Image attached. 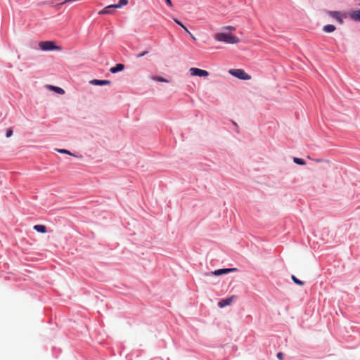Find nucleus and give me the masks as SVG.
<instances>
[{
	"label": "nucleus",
	"instance_id": "f257e3e1",
	"mask_svg": "<svg viewBox=\"0 0 360 360\" xmlns=\"http://www.w3.org/2000/svg\"><path fill=\"white\" fill-rule=\"evenodd\" d=\"M214 39L217 41L227 44H236L240 41V39L237 36L229 32H217L214 34Z\"/></svg>",
	"mask_w": 360,
	"mask_h": 360
},
{
	"label": "nucleus",
	"instance_id": "f03ea898",
	"mask_svg": "<svg viewBox=\"0 0 360 360\" xmlns=\"http://www.w3.org/2000/svg\"><path fill=\"white\" fill-rule=\"evenodd\" d=\"M38 46L41 51L45 52L62 50V46L58 45L56 41L53 40L40 41Z\"/></svg>",
	"mask_w": 360,
	"mask_h": 360
},
{
	"label": "nucleus",
	"instance_id": "7ed1b4c3",
	"mask_svg": "<svg viewBox=\"0 0 360 360\" xmlns=\"http://www.w3.org/2000/svg\"><path fill=\"white\" fill-rule=\"evenodd\" d=\"M228 72L232 77L243 81H247L251 79V76L241 68L229 69Z\"/></svg>",
	"mask_w": 360,
	"mask_h": 360
},
{
	"label": "nucleus",
	"instance_id": "20e7f679",
	"mask_svg": "<svg viewBox=\"0 0 360 360\" xmlns=\"http://www.w3.org/2000/svg\"><path fill=\"white\" fill-rule=\"evenodd\" d=\"M326 14L335 19L340 25L343 24L344 19L348 17V12L345 13L341 11H326Z\"/></svg>",
	"mask_w": 360,
	"mask_h": 360
},
{
	"label": "nucleus",
	"instance_id": "39448f33",
	"mask_svg": "<svg viewBox=\"0 0 360 360\" xmlns=\"http://www.w3.org/2000/svg\"><path fill=\"white\" fill-rule=\"evenodd\" d=\"M189 73L191 76L204 78L210 75L208 71L198 68H191L189 69Z\"/></svg>",
	"mask_w": 360,
	"mask_h": 360
},
{
	"label": "nucleus",
	"instance_id": "423d86ee",
	"mask_svg": "<svg viewBox=\"0 0 360 360\" xmlns=\"http://www.w3.org/2000/svg\"><path fill=\"white\" fill-rule=\"evenodd\" d=\"M348 18L356 22H360V8H356L348 11Z\"/></svg>",
	"mask_w": 360,
	"mask_h": 360
},
{
	"label": "nucleus",
	"instance_id": "0eeeda50",
	"mask_svg": "<svg viewBox=\"0 0 360 360\" xmlns=\"http://www.w3.org/2000/svg\"><path fill=\"white\" fill-rule=\"evenodd\" d=\"M117 8L115 4H110L106 6H105L103 9H101L99 12V15H110L115 13L116 9Z\"/></svg>",
	"mask_w": 360,
	"mask_h": 360
},
{
	"label": "nucleus",
	"instance_id": "6e6552de",
	"mask_svg": "<svg viewBox=\"0 0 360 360\" xmlns=\"http://www.w3.org/2000/svg\"><path fill=\"white\" fill-rule=\"evenodd\" d=\"M172 20L177 25L181 27L185 31V32H186L190 36L191 39L195 40V37H194V35L188 30L186 25L181 20H180L177 18H172Z\"/></svg>",
	"mask_w": 360,
	"mask_h": 360
},
{
	"label": "nucleus",
	"instance_id": "1a4fd4ad",
	"mask_svg": "<svg viewBox=\"0 0 360 360\" xmlns=\"http://www.w3.org/2000/svg\"><path fill=\"white\" fill-rule=\"evenodd\" d=\"M237 271V269L236 268H229V269H221L215 270L214 271H212L210 273H207L205 275L210 276V275H214V276H221L224 274H228L230 272L236 271Z\"/></svg>",
	"mask_w": 360,
	"mask_h": 360
},
{
	"label": "nucleus",
	"instance_id": "9d476101",
	"mask_svg": "<svg viewBox=\"0 0 360 360\" xmlns=\"http://www.w3.org/2000/svg\"><path fill=\"white\" fill-rule=\"evenodd\" d=\"M89 84L94 86H106L110 85L111 84V81L108 79H93L89 81Z\"/></svg>",
	"mask_w": 360,
	"mask_h": 360
},
{
	"label": "nucleus",
	"instance_id": "9b49d317",
	"mask_svg": "<svg viewBox=\"0 0 360 360\" xmlns=\"http://www.w3.org/2000/svg\"><path fill=\"white\" fill-rule=\"evenodd\" d=\"M236 295H232V296H231L229 298L221 300L218 302V306L220 308H223V307H224L226 306L231 305L232 304V302L236 300Z\"/></svg>",
	"mask_w": 360,
	"mask_h": 360
},
{
	"label": "nucleus",
	"instance_id": "f8f14e48",
	"mask_svg": "<svg viewBox=\"0 0 360 360\" xmlns=\"http://www.w3.org/2000/svg\"><path fill=\"white\" fill-rule=\"evenodd\" d=\"M125 69V65L122 63H117L114 66L111 67L109 72L111 74H116L123 71Z\"/></svg>",
	"mask_w": 360,
	"mask_h": 360
},
{
	"label": "nucleus",
	"instance_id": "ddd939ff",
	"mask_svg": "<svg viewBox=\"0 0 360 360\" xmlns=\"http://www.w3.org/2000/svg\"><path fill=\"white\" fill-rule=\"evenodd\" d=\"M46 87L48 89L51 90V91H53L54 93L58 94L59 95H63L65 93V90L60 86L48 84V85H46Z\"/></svg>",
	"mask_w": 360,
	"mask_h": 360
},
{
	"label": "nucleus",
	"instance_id": "4468645a",
	"mask_svg": "<svg viewBox=\"0 0 360 360\" xmlns=\"http://www.w3.org/2000/svg\"><path fill=\"white\" fill-rule=\"evenodd\" d=\"M322 30L326 33H332L336 30V27L333 24H327L323 27Z\"/></svg>",
	"mask_w": 360,
	"mask_h": 360
},
{
	"label": "nucleus",
	"instance_id": "2eb2a0df",
	"mask_svg": "<svg viewBox=\"0 0 360 360\" xmlns=\"http://www.w3.org/2000/svg\"><path fill=\"white\" fill-rule=\"evenodd\" d=\"M152 79L153 81H155L157 82H164V83H168L169 80L166 79L165 77H163L160 75H154L152 77Z\"/></svg>",
	"mask_w": 360,
	"mask_h": 360
},
{
	"label": "nucleus",
	"instance_id": "dca6fc26",
	"mask_svg": "<svg viewBox=\"0 0 360 360\" xmlns=\"http://www.w3.org/2000/svg\"><path fill=\"white\" fill-rule=\"evenodd\" d=\"M34 229L39 233H46L47 231L46 226L41 224H37L34 226Z\"/></svg>",
	"mask_w": 360,
	"mask_h": 360
},
{
	"label": "nucleus",
	"instance_id": "f3484780",
	"mask_svg": "<svg viewBox=\"0 0 360 360\" xmlns=\"http://www.w3.org/2000/svg\"><path fill=\"white\" fill-rule=\"evenodd\" d=\"M129 1L128 0H119L115 5L117 6V8H121L128 4Z\"/></svg>",
	"mask_w": 360,
	"mask_h": 360
},
{
	"label": "nucleus",
	"instance_id": "a211bd4d",
	"mask_svg": "<svg viewBox=\"0 0 360 360\" xmlns=\"http://www.w3.org/2000/svg\"><path fill=\"white\" fill-rule=\"evenodd\" d=\"M148 53H149V51L148 49H146V50L137 53L136 55V58H142V57L146 56L147 54H148Z\"/></svg>",
	"mask_w": 360,
	"mask_h": 360
},
{
	"label": "nucleus",
	"instance_id": "6ab92c4d",
	"mask_svg": "<svg viewBox=\"0 0 360 360\" xmlns=\"http://www.w3.org/2000/svg\"><path fill=\"white\" fill-rule=\"evenodd\" d=\"M293 162L297 165H305V162L303 159H301V158H293Z\"/></svg>",
	"mask_w": 360,
	"mask_h": 360
},
{
	"label": "nucleus",
	"instance_id": "aec40b11",
	"mask_svg": "<svg viewBox=\"0 0 360 360\" xmlns=\"http://www.w3.org/2000/svg\"><path fill=\"white\" fill-rule=\"evenodd\" d=\"M56 150L60 153L68 154L70 155H73L75 157H78L77 155H74L73 153H72L71 152H70L69 150H68L66 149H56Z\"/></svg>",
	"mask_w": 360,
	"mask_h": 360
},
{
	"label": "nucleus",
	"instance_id": "412c9836",
	"mask_svg": "<svg viewBox=\"0 0 360 360\" xmlns=\"http://www.w3.org/2000/svg\"><path fill=\"white\" fill-rule=\"evenodd\" d=\"M292 279L294 281V283H295L296 284H297L299 285H304V282L299 280L295 276L292 275Z\"/></svg>",
	"mask_w": 360,
	"mask_h": 360
},
{
	"label": "nucleus",
	"instance_id": "4be33fe9",
	"mask_svg": "<svg viewBox=\"0 0 360 360\" xmlns=\"http://www.w3.org/2000/svg\"><path fill=\"white\" fill-rule=\"evenodd\" d=\"M13 130L12 127H8L6 130L5 135H13Z\"/></svg>",
	"mask_w": 360,
	"mask_h": 360
},
{
	"label": "nucleus",
	"instance_id": "5701e85b",
	"mask_svg": "<svg viewBox=\"0 0 360 360\" xmlns=\"http://www.w3.org/2000/svg\"><path fill=\"white\" fill-rule=\"evenodd\" d=\"M166 5L169 7L170 8H174V4L172 1V0H165Z\"/></svg>",
	"mask_w": 360,
	"mask_h": 360
},
{
	"label": "nucleus",
	"instance_id": "b1692460",
	"mask_svg": "<svg viewBox=\"0 0 360 360\" xmlns=\"http://www.w3.org/2000/svg\"><path fill=\"white\" fill-rule=\"evenodd\" d=\"M231 123H232V124L234 126L235 131H236V133H239V130H238V129H239V127H238V125L237 124V123H236L235 122H233V121H232V120H231Z\"/></svg>",
	"mask_w": 360,
	"mask_h": 360
},
{
	"label": "nucleus",
	"instance_id": "393cba45",
	"mask_svg": "<svg viewBox=\"0 0 360 360\" xmlns=\"http://www.w3.org/2000/svg\"><path fill=\"white\" fill-rule=\"evenodd\" d=\"M277 358L279 359V360H283V354L282 352H278L277 354Z\"/></svg>",
	"mask_w": 360,
	"mask_h": 360
},
{
	"label": "nucleus",
	"instance_id": "a878e982",
	"mask_svg": "<svg viewBox=\"0 0 360 360\" xmlns=\"http://www.w3.org/2000/svg\"><path fill=\"white\" fill-rule=\"evenodd\" d=\"M226 28H227V29H229V30H234V29H235V28H234L233 27H232V26H228V27H226Z\"/></svg>",
	"mask_w": 360,
	"mask_h": 360
},
{
	"label": "nucleus",
	"instance_id": "bb28decb",
	"mask_svg": "<svg viewBox=\"0 0 360 360\" xmlns=\"http://www.w3.org/2000/svg\"><path fill=\"white\" fill-rule=\"evenodd\" d=\"M358 5L360 6V2L358 4Z\"/></svg>",
	"mask_w": 360,
	"mask_h": 360
}]
</instances>
